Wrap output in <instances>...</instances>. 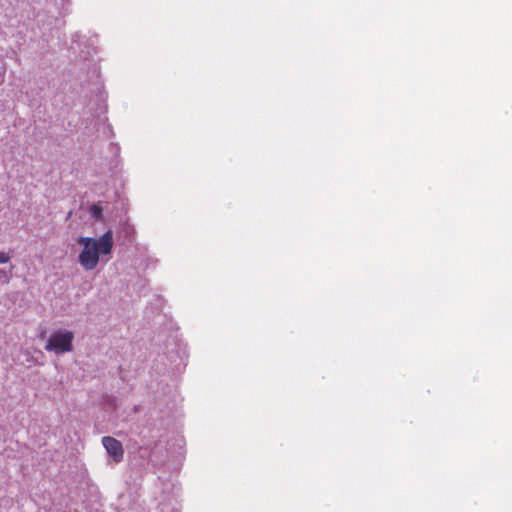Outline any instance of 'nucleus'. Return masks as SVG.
I'll return each mask as SVG.
<instances>
[{
  "label": "nucleus",
  "instance_id": "obj_2",
  "mask_svg": "<svg viewBox=\"0 0 512 512\" xmlns=\"http://www.w3.org/2000/svg\"><path fill=\"white\" fill-rule=\"evenodd\" d=\"M73 340L74 334L72 331L58 329L50 334L44 349L55 354L68 353L73 350Z\"/></svg>",
  "mask_w": 512,
  "mask_h": 512
},
{
  "label": "nucleus",
  "instance_id": "obj_4",
  "mask_svg": "<svg viewBox=\"0 0 512 512\" xmlns=\"http://www.w3.org/2000/svg\"><path fill=\"white\" fill-rule=\"evenodd\" d=\"M92 214L95 217H100L102 215V209L96 205L92 207Z\"/></svg>",
  "mask_w": 512,
  "mask_h": 512
},
{
  "label": "nucleus",
  "instance_id": "obj_5",
  "mask_svg": "<svg viewBox=\"0 0 512 512\" xmlns=\"http://www.w3.org/2000/svg\"><path fill=\"white\" fill-rule=\"evenodd\" d=\"M10 260V256L5 252L0 251V264L7 263Z\"/></svg>",
  "mask_w": 512,
  "mask_h": 512
},
{
  "label": "nucleus",
  "instance_id": "obj_3",
  "mask_svg": "<svg viewBox=\"0 0 512 512\" xmlns=\"http://www.w3.org/2000/svg\"><path fill=\"white\" fill-rule=\"evenodd\" d=\"M102 444L109 456H111L116 463L123 460L124 449L120 441L113 437L105 436L102 438Z\"/></svg>",
  "mask_w": 512,
  "mask_h": 512
},
{
  "label": "nucleus",
  "instance_id": "obj_1",
  "mask_svg": "<svg viewBox=\"0 0 512 512\" xmlns=\"http://www.w3.org/2000/svg\"><path fill=\"white\" fill-rule=\"evenodd\" d=\"M77 242L82 245L79 254V263L86 270H93L99 263V255L110 254L113 248V233L106 231L98 239L91 237H80Z\"/></svg>",
  "mask_w": 512,
  "mask_h": 512
}]
</instances>
